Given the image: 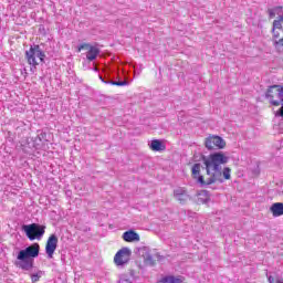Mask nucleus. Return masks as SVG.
Segmentation results:
<instances>
[{
  "label": "nucleus",
  "mask_w": 283,
  "mask_h": 283,
  "mask_svg": "<svg viewBox=\"0 0 283 283\" xmlns=\"http://www.w3.org/2000/svg\"><path fill=\"white\" fill-rule=\"evenodd\" d=\"M265 98L269 101L270 105L280 107V105L283 104V86L279 84L269 86L265 92Z\"/></svg>",
  "instance_id": "obj_3"
},
{
  "label": "nucleus",
  "mask_w": 283,
  "mask_h": 283,
  "mask_svg": "<svg viewBox=\"0 0 283 283\" xmlns=\"http://www.w3.org/2000/svg\"><path fill=\"white\" fill-rule=\"evenodd\" d=\"M22 231L27 238L32 242L34 240H41L45 235V226L39 223L23 224Z\"/></svg>",
  "instance_id": "obj_4"
},
{
  "label": "nucleus",
  "mask_w": 283,
  "mask_h": 283,
  "mask_svg": "<svg viewBox=\"0 0 283 283\" xmlns=\"http://www.w3.org/2000/svg\"><path fill=\"white\" fill-rule=\"evenodd\" d=\"M272 34H273V39H275V41H277V39H280V32L274 30V32H272Z\"/></svg>",
  "instance_id": "obj_30"
},
{
  "label": "nucleus",
  "mask_w": 283,
  "mask_h": 283,
  "mask_svg": "<svg viewBox=\"0 0 283 283\" xmlns=\"http://www.w3.org/2000/svg\"><path fill=\"white\" fill-rule=\"evenodd\" d=\"M120 280H122V282H128V283L134 282V280H132V277H128L127 274H123Z\"/></svg>",
  "instance_id": "obj_24"
},
{
  "label": "nucleus",
  "mask_w": 283,
  "mask_h": 283,
  "mask_svg": "<svg viewBox=\"0 0 283 283\" xmlns=\"http://www.w3.org/2000/svg\"><path fill=\"white\" fill-rule=\"evenodd\" d=\"M281 108H279V111L276 112V116H280L281 118H283V103L280 104Z\"/></svg>",
  "instance_id": "obj_26"
},
{
  "label": "nucleus",
  "mask_w": 283,
  "mask_h": 283,
  "mask_svg": "<svg viewBox=\"0 0 283 283\" xmlns=\"http://www.w3.org/2000/svg\"><path fill=\"white\" fill-rule=\"evenodd\" d=\"M149 147L153 151H165V149H167L160 139L151 140Z\"/></svg>",
  "instance_id": "obj_16"
},
{
  "label": "nucleus",
  "mask_w": 283,
  "mask_h": 283,
  "mask_svg": "<svg viewBox=\"0 0 283 283\" xmlns=\"http://www.w3.org/2000/svg\"><path fill=\"white\" fill-rule=\"evenodd\" d=\"M43 275H45V272L38 270L35 273H31L30 277H31V282L32 283H36L39 282V280H41V277H43Z\"/></svg>",
  "instance_id": "obj_18"
},
{
  "label": "nucleus",
  "mask_w": 283,
  "mask_h": 283,
  "mask_svg": "<svg viewBox=\"0 0 283 283\" xmlns=\"http://www.w3.org/2000/svg\"><path fill=\"white\" fill-rule=\"evenodd\" d=\"M129 260H132V250L127 247L122 248L114 256L116 266H125L129 264Z\"/></svg>",
  "instance_id": "obj_7"
},
{
  "label": "nucleus",
  "mask_w": 283,
  "mask_h": 283,
  "mask_svg": "<svg viewBox=\"0 0 283 283\" xmlns=\"http://www.w3.org/2000/svg\"><path fill=\"white\" fill-rule=\"evenodd\" d=\"M274 280H275V279H273V276H270V277H269V282H270V283H273Z\"/></svg>",
  "instance_id": "obj_33"
},
{
  "label": "nucleus",
  "mask_w": 283,
  "mask_h": 283,
  "mask_svg": "<svg viewBox=\"0 0 283 283\" xmlns=\"http://www.w3.org/2000/svg\"><path fill=\"white\" fill-rule=\"evenodd\" d=\"M282 23H283V21L281 20L280 15H279V19L273 21L272 32H275V30H282Z\"/></svg>",
  "instance_id": "obj_20"
},
{
  "label": "nucleus",
  "mask_w": 283,
  "mask_h": 283,
  "mask_svg": "<svg viewBox=\"0 0 283 283\" xmlns=\"http://www.w3.org/2000/svg\"><path fill=\"white\" fill-rule=\"evenodd\" d=\"M81 50H88L86 53L87 61H96V56H98V54H101V50H98V48L92 46L87 43L81 44L77 48V52H81Z\"/></svg>",
  "instance_id": "obj_10"
},
{
  "label": "nucleus",
  "mask_w": 283,
  "mask_h": 283,
  "mask_svg": "<svg viewBox=\"0 0 283 283\" xmlns=\"http://www.w3.org/2000/svg\"><path fill=\"white\" fill-rule=\"evenodd\" d=\"M270 211L272 212V216L274 218H280V216H283V203L282 202H275L270 207Z\"/></svg>",
  "instance_id": "obj_15"
},
{
  "label": "nucleus",
  "mask_w": 283,
  "mask_h": 283,
  "mask_svg": "<svg viewBox=\"0 0 283 283\" xmlns=\"http://www.w3.org/2000/svg\"><path fill=\"white\" fill-rule=\"evenodd\" d=\"M56 247H59V237H56V234H51L45 245V253L49 259L53 258L54 251H56Z\"/></svg>",
  "instance_id": "obj_9"
},
{
  "label": "nucleus",
  "mask_w": 283,
  "mask_h": 283,
  "mask_svg": "<svg viewBox=\"0 0 283 283\" xmlns=\"http://www.w3.org/2000/svg\"><path fill=\"white\" fill-rule=\"evenodd\" d=\"M274 45L277 46V45H281L283 48V38L280 39V40H275L274 41Z\"/></svg>",
  "instance_id": "obj_28"
},
{
  "label": "nucleus",
  "mask_w": 283,
  "mask_h": 283,
  "mask_svg": "<svg viewBox=\"0 0 283 283\" xmlns=\"http://www.w3.org/2000/svg\"><path fill=\"white\" fill-rule=\"evenodd\" d=\"M99 78L102 80V83H106L107 81H112V76L109 75V73H105L104 76L99 75Z\"/></svg>",
  "instance_id": "obj_23"
},
{
  "label": "nucleus",
  "mask_w": 283,
  "mask_h": 283,
  "mask_svg": "<svg viewBox=\"0 0 283 283\" xmlns=\"http://www.w3.org/2000/svg\"><path fill=\"white\" fill-rule=\"evenodd\" d=\"M205 147L208 151H213V149H224V147H227V142L218 135H212L206 138Z\"/></svg>",
  "instance_id": "obj_6"
},
{
  "label": "nucleus",
  "mask_w": 283,
  "mask_h": 283,
  "mask_svg": "<svg viewBox=\"0 0 283 283\" xmlns=\"http://www.w3.org/2000/svg\"><path fill=\"white\" fill-rule=\"evenodd\" d=\"M136 253L139 255V258L144 259V264H146V266H156V260H154V255L149 251V248H138Z\"/></svg>",
  "instance_id": "obj_8"
},
{
  "label": "nucleus",
  "mask_w": 283,
  "mask_h": 283,
  "mask_svg": "<svg viewBox=\"0 0 283 283\" xmlns=\"http://www.w3.org/2000/svg\"><path fill=\"white\" fill-rule=\"evenodd\" d=\"M41 245L33 243L23 250H20L17 255L14 265L21 271H32L34 269V258H39Z\"/></svg>",
  "instance_id": "obj_2"
},
{
  "label": "nucleus",
  "mask_w": 283,
  "mask_h": 283,
  "mask_svg": "<svg viewBox=\"0 0 283 283\" xmlns=\"http://www.w3.org/2000/svg\"><path fill=\"white\" fill-rule=\"evenodd\" d=\"M106 85H116L117 87H124V85H129V82L111 80L106 82Z\"/></svg>",
  "instance_id": "obj_19"
},
{
  "label": "nucleus",
  "mask_w": 283,
  "mask_h": 283,
  "mask_svg": "<svg viewBox=\"0 0 283 283\" xmlns=\"http://www.w3.org/2000/svg\"><path fill=\"white\" fill-rule=\"evenodd\" d=\"M272 10H274L275 14H280V12H282V7H274Z\"/></svg>",
  "instance_id": "obj_27"
},
{
  "label": "nucleus",
  "mask_w": 283,
  "mask_h": 283,
  "mask_svg": "<svg viewBox=\"0 0 283 283\" xmlns=\"http://www.w3.org/2000/svg\"><path fill=\"white\" fill-rule=\"evenodd\" d=\"M25 57L29 65H39L36 59H40L41 63H45V53L41 50V46L34 44L30 48L29 51L25 52Z\"/></svg>",
  "instance_id": "obj_5"
},
{
  "label": "nucleus",
  "mask_w": 283,
  "mask_h": 283,
  "mask_svg": "<svg viewBox=\"0 0 283 283\" xmlns=\"http://www.w3.org/2000/svg\"><path fill=\"white\" fill-rule=\"evenodd\" d=\"M61 262H62L63 264H65V254H62V255H61Z\"/></svg>",
  "instance_id": "obj_31"
},
{
  "label": "nucleus",
  "mask_w": 283,
  "mask_h": 283,
  "mask_svg": "<svg viewBox=\"0 0 283 283\" xmlns=\"http://www.w3.org/2000/svg\"><path fill=\"white\" fill-rule=\"evenodd\" d=\"M197 196V205H209L211 202L208 190H201Z\"/></svg>",
  "instance_id": "obj_14"
},
{
  "label": "nucleus",
  "mask_w": 283,
  "mask_h": 283,
  "mask_svg": "<svg viewBox=\"0 0 283 283\" xmlns=\"http://www.w3.org/2000/svg\"><path fill=\"white\" fill-rule=\"evenodd\" d=\"M48 137L46 133H41L38 135V138H35V143H43V140H48L45 139Z\"/></svg>",
  "instance_id": "obj_21"
},
{
  "label": "nucleus",
  "mask_w": 283,
  "mask_h": 283,
  "mask_svg": "<svg viewBox=\"0 0 283 283\" xmlns=\"http://www.w3.org/2000/svg\"><path fill=\"white\" fill-rule=\"evenodd\" d=\"M122 238L124 242H140V234L134 230L125 231Z\"/></svg>",
  "instance_id": "obj_13"
},
{
  "label": "nucleus",
  "mask_w": 283,
  "mask_h": 283,
  "mask_svg": "<svg viewBox=\"0 0 283 283\" xmlns=\"http://www.w3.org/2000/svg\"><path fill=\"white\" fill-rule=\"evenodd\" d=\"M39 143H36V139H27L24 144H21L22 150L24 154H32L33 149H39Z\"/></svg>",
  "instance_id": "obj_12"
},
{
  "label": "nucleus",
  "mask_w": 283,
  "mask_h": 283,
  "mask_svg": "<svg viewBox=\"0 0 283 283\" xmlns=\"http://www.w3.org/2000/svg\"><path fill=\"white\" fill-rule=\"evenodd\" d=\"M129 276H130V280H133V282H134V280L136 277V272L134 270H129Z\"/></svg>",
  "instance_id": "obj_29"
},
{
  "label": "nucleus",
  "mask_w": 283,
  "mask_h": 283,
  "mask_svg": "<svg viewBox=\"0 0 283 283\" xmlns=\"http://www.w3.org/2000/svg\"><path fill=\"white\" fill-rule=\"evenodd\" d=\"M200 160H202L205 167L200 163H197L191 168L192 178L197 180L200 187H209V185H216V182L222 185L226 180H231V168L224 167L222 169L221 166L229 163V157L223 151L212 153L208 157L201 155ZM200 169H206L209 178L205 179V176L200 174Z\"/></svg>",
  "instance_id": "obj_1"
},
{
  "label": "nucleus",
  "mask_w": 283,
  "mask_h": 283,
  "mask_svg": "<svg viewBox=\"0 0 283 283\" xmlns=\"http://www.w3.org/2000/svg\"><path fill=\"white\" fill-rule=\"evenodd\" d=\"M279 17H280L281 21H283V14H282V15H279Z\"/></svg>",
  "instance_id": "obj_34"
},
{
  "label": "nucleus",
  "mask_w": 283,
  "mask_h": 283,
  "mask_svg": "<svg viewBox=\"0 0 283 283\" xmlns=\"http://www.w3.org/2000/svg\"><path fill=\"white\" fill-rule=\"evenodd\" d=\"M174 198L178 200L179 205H185L191 200V196L187 191V188L179 187L174 190Z\"/></svg>",
  "instance_id": "obj_11"
},
{
  "label": "nucleus",
  "mask_w": 283,
  "mask_h": 283,
  "mask_svg": "<svg viewBox=\"0 0 283 283\" xmlns=\"http://www.w3.org/2000/svg\"><path fill=\"white\" fill-rule=\"evenodd\" d=\"M156 258H157V260H163V255H160V254H156Z\"/></svg>",
  "instance_id": "obj_32"
},
{
  "label": "nucleus",
  "mask_w": 283,
  "mask_h": 283,
  "mask_svg": "<svg viewBox=\"0 0 283 283\" xmlns=\"http://www.w3.org/2000/svg\"><path fill=\"white\" fill-rule=\"evenodd\" d=\"M268 14H269L270 19L275 18V10H273V9H268Z\"/></svg>",
  "instance_id": "obj_25"
},
{
  "label": "nucleus",
  "mask_w": 283,
  "mask_h": 283,
  "mask_svg": "<svg viewBox=\"0 0 283 283\" xmlns=\"http://www.w3.org/2000/svg\"><path fill=\"white\" fill-rule=\"evenodd\" d=\"M181 213H184V216H187V218H196V212L191 210H181Z\"/></svg>",
  "instance_id": "obj_22"
},
{
  "label": "nucleus",
  "mask_w": 283,
  "mask_h": 283,
  "mask_svg": "<svg viewBox=\"0 0 283 283\" xmlns=\"http://www.w3.org/2000/svg\"><path fill=\"white\" fill-rule=\"evenodd\" d=\"M159 283H182V279L176 277L174 275L164 276Z\"/></svg>",
  "instance_id": "obj_17"
}]
</instances>
